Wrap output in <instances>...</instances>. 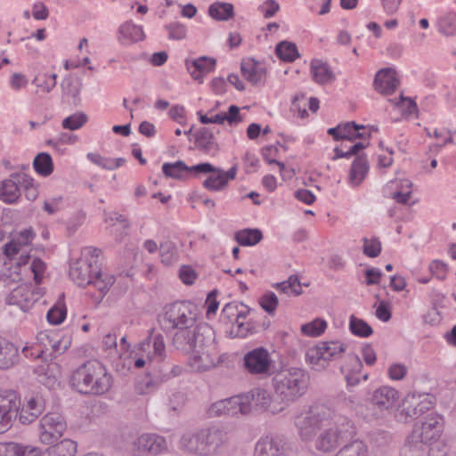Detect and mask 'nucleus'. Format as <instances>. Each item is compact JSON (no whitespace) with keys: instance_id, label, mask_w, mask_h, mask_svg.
Wrapping results in <instances>:
<instances>
[{"instance_id":"c9c22d12","label":"nucleus","mask_w":456,"mask_h":456,"mask_svg":"<svg viewBox=\"0 0 456 456\" xmlns=\"http://www.w3.org/2000/svg\"><path fill=\"white\" fill-rule=\"evenodd\" d=\"M59 366L56 363L47 364L37 370V380L40 384L49 389H53L60 385L59 382Z\"/></svg>"},{"instance_id":"680f3d73","label":"nucleus","mask_w":456,"mask_h":456,"mask_svg":"<svg viewBox=\"0 0 456 456\" xmlns=\"http://www.w3.org/2000/svg\"><path fill=\"white\" fill-rule=\"evenodd\" d=\"M217 167L208 162H201L194 166H188L187 174L189 179L191 177L200 178L201 175L211 174L216 172Z\"/></svg>"},{"instance_id":"2eb2a0df","label":"nucleus","mask_w":456,"mask_h":456,"mask_svg":"<svg viewBox=\"0 0 456 456\" xmlns=\"http://www.w3.org/2000/svg\"><path fill=\"white\" fill-rule=\"evenodd\" d=\"M20 407V401L15 393H10L5 396L0 395V434L11 428L18 416Z\"/></svg>"},{"instance_id":"13d9d810","label":"nucleus","mask_w":456,"mask_h":456,"mask_svg":"<svg viewBox=\"0 0 456 456\" xmlns=\"http://www.w3.org/2000/svg\"><path fill=\"white\" fill-rule=\"evenodd\" d=\"M211 174L216 175H211L208 176L202 183L203 187L212 191H219L224 190L227 185L226 181L224 178H223L221 173L212 172Z\"/></svg>"},{"instance_id":"c03bdc74","label":"nucleus","mask_w":456,"mask_h":456,"mask_svg":"<svg viewBox=\"0 0 456 456\" xmlns=\"http://www.w3.org/2000/svg\"><path fill=\"white\" fill-rule=\"evenodd\" d=\"M21 280L20 270L12 261H4L0 266V281L6 284L15 283Z\"/></svg>"},{"instance_id":"4be33fe9","label":"nucleus","mask_w":456,"mask_h":456,"mask_svg":"<svg viewBox=\"0 0 456 456\" xmlns=\"http://www.w3.org/2000/svg\"><path fill=\"white\" fill-rule=\"evenodd\" d=\"M45 401L40 395H31L22 406L19 419L22 424L28 425L36 420L44 411Z\"/></svg>"},{"instance_id":"ddd939ff","label":"nucleus","mask_w":456,"mask_h":456,"mask_svg":"<svg viewBox=\"0 0 456 456\" xmlns=\"http://www.w3.org/2000/svg\"><path fill=\"white\" fill-rule=\"evenodd\" d=\"M248 414V406L243 403V397L240 395L232 396L217 401L210 405L208 414L211 418L222 416H235L237 414Z\"/></svg>"},{"instance_id":"f3484780","label":"nucleus","mask_w":456,"mask_h":456,"mask_svg":"<svg viewBox=\"0 0 456 456\" xmlns=\"http://www.w3.org/2000/svg\"><path fill=\"white\" fill-rule=\"evenodd\" d=\"M28 175L25 173H13L10 178L2 183L0 199L8 204L16 202L20 195L21 184L28 183Z\"/></svg>"},{"instance_id":"69168bd1","label":"nucleus","mask_w":456,"mask_h":456,"mask_svg":"<svg viewBox=\"0 0 456 456\" xmlns=\"http://www.w3.org/2000/svg\"><path fill=\"white\" fill-rule=\"evenodd\" d=\"M279 152V150L274 145H268L262 148V156L268 164H275L279 166L281 172L285 169V164L278 161L273 157H275Z\"/></svg>"},{"instance_id":"39448f33","label":"nucleus","mask_w":456,"mask_h":456,"mask_svg":"<svg viewBox=\"0 0 456 456\" xmlns=\"http://www.w3.org/2000/svg\"><path fill=\"white\" fill-rule=\"evenodd\" d=\"M200 310L188 300L175 301L164 306L159 322L166 330H178L198 323Z\"/></svg>"},{"instance_id":"4468645a","label":"nucleus","mask_w":456,"mask_h":456,"mask_svg":"<svg viewBox=\"0 0 456 456\" xmlns=\"http://www.w3.org/2000/svg\"><path fill=\"white\" fill-rule=\"evenodd\" d=\"M434 407V401L428 395H407L402 403V413L407 418L418 419Z\"/></svg>"},{"instance_id":"7c9ffc66","label":"nucleus","mask_w":456,"mask_h":456,"mask_svg":"<svg viewBox=\"0 0 456 456\" xmlns=\"http://www.w3.org/2000/svg\"><path fill=\"white\" fill-rule=\"evenodd\" d=\"M310 68L314 81L319 85L330 84L336 79L330 65L322 60L314 59Z\"/></svg>"},{"instance_id":"6e6d98bb","label":"nucleus","mask_w":456,"mask_h":456,"mask_svg":"<svg viewBox=\"0 0 456 456\" xmlns=\"http://www.w3.org/2000/svg\"><path fill=\"white\" fill-rule=\"evenodd\" d=\"M259 305L269 315H274L279 305L278 297L274 292L267 291L259 298Z\"/></svg>"},{"instance_id":"9d476101","label":"nucleus","mask_w":456,"mask_h":456,"mask_svg":"<svg viewBox=\"0 0 456 456\" xmlns=\"http://www.w3.org/2000/svg\"><path fill=\"white\" fill-rule=\"evenodd\" d=\"M43 288L23 283L13 289L6 297V304L28 311L44 295Z\"/></svg>"},{"instance_id":"cd10ccee","label":"nucleus","mask_w":456,"mask_h":456,"mask_svg":"<svg viewBox=\"0 0 456 456\" xmlns=\"http://www.w3.org/2000/svg\"><path fill=\"white\" fill-rule=\"evenodd\" d=\"M20 362L19 348L12 342L0 338V370H7Z\"/></svg>"},{"instance_id":"423d86ee","label":"nucleus","mask_w":456,"mask_h":456,"mask_svg":"<svg viewBox=\"0 0 456 456\" xmlns=\"http://www.w3.org/2000/svg\"><path fill=\"white\" fill-rule=\"evenodd\" d=\"M355 434L353 421L346 416H336L332 426L325 428L315 442L317 450L328 452L335 449L340 443L346 442Z\"/></svg>"},{"instance_id":"5701e85b","label":"nucleus","mask_w":456,"mask_h":456,"mask_svg":"<svg viewBox=\"0 0 456 456\" xmlns=\"http://www.w3.org/2000/svg\"><path fill=\"white\" fill-rule=\"evenodd\" d=\"M186 68L194 80L203 83V77L213 71L216 65V60L208 56H200L194 60H186Z\"/></svg>"},{"instance_id":"338daca9","label":"nucleus","mask_w":456,"mask_h":456,"mask_svg":"<svg viewBox=\"0 0 456 456\" xmlns=\"http://www.w3.org/2000/svg\"><path fill=\"white\" fill-rule=\"evenodd\" d=\"M236 327H233L231 330V334L234 337L245 338L248 334L256 332V328L252 325L251 322H243L239 321L235 322Z\"/></svg>"},{"instance_id":"37998d69","label":"nucleus","mask_w":456,"mask_h":456,"mask_svg":"<svg viewBox=\"0 0 456 456\" xmlns=\"http://www.w3.org/2000/svg\"><path fill=\"white\" fill-rule=\"evenodd\" d=\"M273 287L280 292L289 296H299L302 294V284L297 275H290L287 281L277 282Z\"/></svg>"},{"instance_id":"f257e3e1","label":"nucleus","mask_w":456,"mask_h":456,"mask_svg":"<svg viewBox=\"0 0 456 456\" xmlns=\"http://www.w3.org/2000/svg\"><path fill=\"white\" fill-rule=\"evenodd\" d=\"M69 383L80 394L101 395L110 389L112 376L103 364L91 360L73 370Z\"/></svg>"},{"instance_id":"bf43d9fd","label":"nucleus","mask_w":456,"mask_h":456,"mask_svg":"<svg viewBox=\"0 0 456 456\" xmlns=\"http://www.w3.org/2000/svg\"><path fill=\"white\" fill-rule=\"evenodd\" d=\"M61 88L64 94L73 98L75 104L80 102L79 94L81 91V83H75L70 77H65L61 82Z\"/></svg>"},{"instance_id":"e2e57ef3","label":"nucleus","mask_w":456,"mask_h":456,"mask_svg":"<svg viewBox=\"0 0 456 456\" xmlns=\"http://www.w3.org/2000/svg\"><path fill=\"white\" fill-rule=\"evenodd\" d=\"M362 252L369 257H377L381 252V242L377 238H363Z\"/></svg>"},{"instance_id":"2f4dec72","label":"nucleus","mask_w":456,"mask_h":456,"mask_svg":"<svg viewBox=\"0 0 456 456\" xmlns=\"http://www.w3.org/2000/svg\"><path fill=\"white\" fill-rule=\"evenodd\" d=\"M118 41L122 45H131L144 39L145 35L141 26L132 21H126L118 28Z\"/></svg>"},{"instance_id":"412c9836","label":"nucleus","mask_w":456,"mask_h":456,"mask_svg":"<svg viewBox=\"0 0 456 456\" xmlns=\"http://www.w3.org/2000/svg\"><path fill=\"white\" fill-rule=\"evenodd\" d=\"M285 441L281 436H265L256 444L255 456H285Z\"/></svg>"},{"instance_id":"b1692460","label":"nucleus","mask_w":456,"mask_h":456,"mask_svg":"<svg viewBox=\"0 0 456 456\" xmlns=\"http://www.w3.org/2000/svg\"><path fill=\"white\" fill-rule=\"evenodd\" d=\"M399 83L395 70L391 68L381 69L374 78L375 89L387 95L394 94Z\"/></svg>"},{"instance_id":"5fc2aeb1","label":"nucleus","mask_w":456,"mask_h":456,"mask_svg":"<svg viewBox=\"0 0 456 456\" xmlns=\"http://www.w3.org/2000/svg\"><path fill=\"white\" fill-rule=\"evenodd\" d=\"M165 353V343L162 335L158 334L153 338V354L154 356H150L149 367L151 369L157 366L159 362L163 360V354Z\"/></svg>"},{"instance_id":"f8f14e48","label":"nucleus","mask_w":456,"mask_h":456,"mask_svg":"<svg viewBox=\"0 0 456 456\" xmlns=\"http://www.w3.org/2000/svg\"><path fill=\"white\" fill-rule=\"evenodd\" d=\"M243 403L248 406V413L252 410L266 411L273 414L279 413L284 410V406L276 404L271 396V394L264 388H255L250 392L241 395Z\"/></svg>"},{"instance_id":"393cba45","label":"nucleus","mask_w":456,"mask_h":456,"mask_svg":"<svg viewBox=\"0 0 456 456\" xmlns=\"http://www.w3.org/2000/svg\"><path fill=\"white\" fill-rule=\"evenodd\" d=\"M240 71L243 77L252 85L260 84L266 76V68L254 58L243 59Z\"/></svg>"},{"instance_id":"49530a36","label":"nucleus","mask_w":456,"mask_h":456,"mask_svg":"<svg viewBox=\"0 0 456 456\" xmlns=\"http://www.w3.org/2000/svg\"><path fill=\"white\" fill-rule=\"evenodd\" d=\"M349 330L352 334L360 338H368L373 333V329L362 319L351 315Z\"/></svg>"},{"instance_id":"c756f323","label":"nucleus","mask_w":456,"mask_h":456,"mask_svg":"<svg viewBox=\"0 0 456 456\" xmlns=\"http://www.w3.org/2000/svg\"><path fill=\"white\" fill-rule=\"evenodd\" d=\"M397 398L398 392L396 389L390 387H381L374 391L371 402L380 411H383L392 407Z\"/></svg>"},{"instance_id":"6e6552de","label":"nucleus","mask_w":456,"mask_h":456,"mask_svg":"<svg viewBox=\"0 0 456 456\" xmlns=\"http://www.w3.org/2000/svg\"><path fill=\"white\" fill-rule=\"evenodd\" d=\"M444 428V417L432 411L423 416L414 424L411 435L425 442L427 444L433 446V443L440 438Z\"/></svg>"},{"instance_id":"a211bd4d","label":"nucleus","mask_w":456,"mask_h":456,"mask_svg":"<svg viewBox=\"0 0 456 456\" xmlns=\"http://www.w3.org/2000/svg\"><path fill=\"white\" fill-rule=\"evenodd\" d=\"M182 370V367L178 365L171 366L168 363H162L160 366H153L148 372L144 385L147 389L156 387L167 381L170 378L179 376Z\"/></svg>"},{"instance_id":"dca6fc26","label":"nucleus","mask_w":456,"mask_h":456,"mask_svg":"<svg viewBox=\"0 0 456 456\" xmlns=\"http://www.w3.org/2000/svg\"><path fill=\"white\" fill-rule=\"evenodd\" d=\"M99 267L96 260L93 262L88 258H80L70 266L69 277L79 287H86L90 285Z\"/></svg>"},{"instance_id":"603ef678","label":"nucleus","mask_w":456,"mask_h":456,"mask_svg":"<svg viewBox=\"0 0 456 456\" xmlns=\"http://www.w3.org/2000/svg\"><path fill=\"white\" fill-rule=\"evenodd\" d=\"M159 253L161 262L166 265H170L176 259L177 249L174 242L166 240L160 244Z\"/></svg>"},{"instance_id":"a19ab883","label":"nucleus","mask_w":456,"mask_h":456,"mask_svg":"<svg viewBox=\"0 0 456 456\" xmlns=\"http://www.w3.org/2000/svg\"><path fill=\"white\" fill-rule=\"evenodd\" d=\"M366 126L358 125L354 121H348L343 123V136L344 140L354 142L356 139L369 140L371 136L370 132L365 133L361 130H365Z\"/></svg>"},{"instance_id":"052dcab7","label":"nucleus","mask_w":456,"mask_h":456,"mask_svg":"<svg viewBox=\"0 0 456 456\" xmlns=\"http://www.w3.org/2000/svg\"><path fill=\"white\" fill-rule=\"evenodd\" d=\"M51 448L56 456H75L77 452V444L70 439H63Z\"/></svg>"},{"instance_id":"bb28decb","label":"nucleus","mask_w":456,"mask_h":456,"mask_svg":"<svg viewBox=\"0 0 456 456\" xmlns=\"http://www.w3.org/2000/svg\"><path fill=\"white\" fill-rule=\"evenodd\" d=\"M434 447L427 444L425 442L419 440L417 437H413L412 435L407 436L403 446L401 449V456H427L428 453L430 456H440L435 455L433 452Z\"/></svg>"},{"instance_id":"1a4fd4ad","label":"nucleus","mask_w":456,"mask_h":456,"mask_svg":"<svg viewBox=\"0 0 456 456\" xmlns=\"http://www.w3.org/2000/svg\"><path fill=\"white\" fill-rule=\"evenodd\" d=\"M242 367L250 375L269 376L273 372L274 362L268 349L258 346L244 354Z\"/></svg>"},{"instance_id":"79ce46f5","label":"nucleus","mask_w":456,"mask_h":456,"mask_svg":"<svg viewBox=\"0 0 456 456\" xmlns=\"http://www.w3.org/2000/svg\"><path fill=\"white\" fill-rule=\"evenodd\" d=\"M33 167L35 171L42 175H50L54 169L53 161L51 155L47 152L38 153L33 160Z\"/></svg>"},{"instance_id":"aec40b11","label":"nucleus","mask_w":456,"mask_h":456,"mask_svg":"<svg viewBox=\"0 0 456 456\" xmlns=\"http://www.w3.org/2000/svg\"><path fill=\"white\" fill-rule=\"evenodd\" d=\"M139 455H157L167 449V441L164 437L155 434H143L134 442Z\"/></svg>"},{"instance_id":"864d4df0","label":"nucleus","mask_w":456,"mask_h":456,"mask_svg":"<svg viewBox=\"0 0 456 456\" xmlns=\"http://www.w3.org/2000/svg\"><path fill=\"white\" fill-rule=\"evenodd\" d=\"M327 328V322L322 319H315L301 326V332L309 337H317L322 334Z\"/></svg>"},{"instance_id":"58836bf2","label":"nucleus","mask_w":456,"mask_h":456,"mask_svg":"<svg viewBox=\"0 0 456 456\" xmlns=\"http://www.w3.org/2000/svg\"><path fill=\"white\" fill-rule=\"evenodd\" d=\"M275 54L282 61L293 62L300 57L297 45L287 40L281 41L275 46Z\"/></svg>"},{"instance_id":"f03ea898","label":"nucleus","mask_w":456,"mask_h":456,"mask_svg":"<svg viewBox=\"0 0 456 456\" xmlns=\"http://www.w3.org/2000/svg\"><path fill=\"white\" fill-rule=\"evenodd\" d=\"M228 442V434L223 427L211 426L196 433L185 434L181 438L182 449L196 456L219 454Z\"/></svg>"},{"instance_id":"f704fd0d","label":"nucleus","mask_w":456,"mask_h":456,"mask_svg":"<svg viewBox=\"0 0 456 456\" xmlns=\"http://www.w3.org/2000/svg\"><path fill=\"white\" fill-rule=\"evenodd\" d=\"M314 422L313 416L310 415L309 410L295 418V426L298 429L302 439H310L315 434L316 430L320 429Z\"/></svg>"},{"instance_id":"0eeeda50","label":"nucleus","mask_w":456,"mask_h":456,"mask_svg":"<svg viewBox=\"0 0 456 456\" xmlns=\"http://www.w3.org/2000/svg\"><path fill=\"white\" fill-rule=\"evenodd\" d=\"M346 346L338 340L320 341L314 346L308 348L305 360L317 370L325 369L330 361L342 356Z\"/></svg>"},{"instance_id":"4c0bfd02","label":"nucleus","mask_w":456,"mask_h":456,"mask_svg":"<svg viewBox=\"0 0 456 456\" xmlns=\"http://www.w3.org/2000/svg\"><path fill=\"white\" fill-rule=\"evenodd\" d=\"M234 239L240 246L251 247L263 240V232L257 228H246L238 231Z\"/></svg>"},{"instance_id":"a18cd8bd","label":"nucleus","mask_w":456,"mask_h":456,"mask_svg":"<svg viewBox=\"0 0 456 456\" xmlns=\"http://www.w3.org/2000/svg\"><path fill=\"white\" fill-rule=\"evenodd\" d=\"M115 277L113 275L103 274L99 267L94 273L90 285L94 286L102 294V297L110 290L114 284Z\"/></svg>"},{"instance_id":"20e7f679","label":"nucleus","mask_w":456,"mask_h":456,"mask_svg":"<svg viewBox=\"0 0 456 456\" xmlns=\"http://www.w3.org/2000/svg\"><path fill=\"white\" fill-rule=\"evenodd\" d=\"M214 330L206 322H198L190 328L176 330L172 342L177 350L186 354H200L214 342Z\"/></svg>"},{"instance_id":"6ab92c4d","label":"nucleus","mask_w":456,"mask_h":456,"mask_svg":"<svg viewBox=\"0 0 456 456\" xmlns=\"http://www.w3.org/2000/svg\"><path fill=\"white\" fill-rule=\"evenodd\" d=\"M362 368L363 364L357 354L347 355L346 363L340 367L347 387H354L360 383L361 379L367 380L369 379L368 374L362 375Z\"/></svg>"},{"instance_id":"de8ad7c7","label":"nucleus","mask_w":456,"mask_h":456,"mask_svg":"<svg viewBox=\"0 0 456 456\" xmlns=\"http://www.w3.org/2000/svg\"><path fill=\"white\" fill-rule=\"evenodd\" d=\"M436 26L438 31L444 36H453L456 33V13L448 12L440 17L437 20Z\"/></svg>"},{"instance_id":"8fccbe9b","label":"nucleus","mask_w":456,"mask_h":456,"mask_svg":"<svg viewBox=\"0 0 456 456\" xmlns=\"http://www.w3.org/2000/svg\"><path fill=\"white\" fill-rule=\"evenodd\" d=\"M87 121V115L83 111H77L65 118L61 122V126L64 129L74 131L81 128Z\"/></svg>"},{"instance_id":"9b49d317","label":"nucleus","mask_w":456,"mask_h":456,"mask_svg":"<svg viewBox=\"0 0 456 456\" xmlns=\"http://www.w3.org/2000/svg\"><path fill=\"white\" fill-rule=\"evenodd\" d=\"M67 428V423L62 415L56 412L45 414L39 423V438L43 444L56 443Z\"/></svg>"},{"instance_id":"72a5a7b5","label":"nucleus","mask_w":456,"mask_h":456,"mask_svg":"<svg viewBox=\"0 0 456 456\" xmlns=\"http://www.w3.org/2000/svg\"><path fill=\"white\" fill-rule=\"evenodd\" d=\"M310 415L313 416L314 423L320 429L332 426L334 418L338 416L334 411L325 404H315L311 406Z\"/></svg>"},{"instance_id":"e433bc0d","label":"nucleus","mask_w":456,"mask_h":456,"mask_svg":"<svg viewBox=\"0 0 456 456\" xmlns=\"http://www.w3.org/2000/svg\"><path fill=\"white\" fill-rule=\"evenodd\" d=\"M162 173L167 178H172L178 181H187L189 175L187 174L188 166L183 160H177L174 163L166 162L161 167Z\"/></svg>"},{"instance_id":"ea45409f","label":"nucleus","mask_w":456,"mask_h":456,"mask_svg":"<svg viewBox=\"0 0 456 456\" xmlns=\"http://www.w3.org/2000/svg\"><path fill=\"white\" fill-rule=\"evenodd\" d=\"M208 14L216 20H228L234 16V7L230 3L216 2L209 5Z\"/></svg>"},{"instance_id":"4d7b16f0","label":"nucleus","mask_w":456,"mask_h":456,"mask_svg":"<svg viewBox=\"0 0 456 456\" xmlns=\"http://www.w3.org/2000/svg\"><path fill=\"white\" fill-rule=\"evenodd\" d=\"M164 29L168 32V39L171 40H183L187 36L186 25L179 22L173 21L164 26Z\"/></svg>"},{"instance_id":"a878e982","label":"nucleus","mask_w":456,"mask_h":456,"mask_svg":"<svg viewBox=\"0 0 456 456\" xmlns=\"http://www.w3.org/2000/svg\"><path fill=\"white\" fill-rule=\"evenodd\" d=\"M195 146L200 151L214 155L219 151V145L215 140V134L208 127H200L194 134Z\"/></svg>"},{"instance_id":"7ed1b4c3","label":"nucleus","mask_w":456,"mask_h":456,"mask_svg":"<svg viewBox=\"0 0 456 456\" xmlns=\"http://www.w3.org/2000/svg\"><path fill=\"white\" fill-rule=\"evenodd\" d=\"M272 383L277 399L285 408L305 395L309 384V375L301 368H284L274 374Z\"/></svg>"},{"instance_id":"09e8293b","label":"nucleus","mask_w":456,"mask_h":456,"mask_svg":"<svg viewBox=\"0 0 456 456\" xmlns=\"http://www.w3.org/2000/svg\"><path fill=\"white\" fill-rule=\"evenodd\" d=\"M367 446L360 441L354 440L341 448L335 456H367Z\"/></svg>"},{"instance_id":"774afa93","label":"nucleus","mask_w":456,"mask_h":456,"mask_svg":"<svg viewBox=\"0 0 456 456\" xmlns=\"http://www.w3.org/2000/svg\"><path fill=\"white\" fill-rule=\"evenodd\" d=\"M21 452V444L0 443V456H20Z\"/></svg>"},{"instance_id":"3c124183","label":"nucleus","mask_w":456,"mask_h":456,"mask_svg":"<svg viewBox=\"0 0 456 456\" xmlns=\"http://www.w3.org/2000/svg\"><path fill=\"white\" fill-rule=\"evenodd\" d=\"M67 309L64 303L58 301L47 312L46 319L53 325L61 324L66 318Z\"/></svg>"},{"instance_id":"473e14b6","label":"nucleus","mask_w":456,"mask_h":456,"mask_svg":"<svg viewBox=\"0 0 456 456\" xmlns=\"http://www.w3.org/2000/svg\"><path fill=\"white\" fill-rule=\"evenodd\" d=\"M370 169L367 155L362 153L356 157L350 167L349 180L353 185H359L366 177Z\"/></svg>"},{"instance_id":"0e129e2a","label":"nucleus","mask_w":456,"mask_h":456,"mask_svg":"<svg viewBox=\"0 0 456 456\" xmlns=\"http://www.w3.org/2000/svg\"><path fill=\"white\" fill-rule=\"evenodd\" d=\"M56 78H57L56 74H51V75L44 74L42 76H37L34 78L33 83L37 87H41L44 90H45L46 92H50L56 86V83H57Z\"/></svg>"},{"instance_id":"c85d7f7f","label":"nucleus","mask_w":456,"mask_h":456,"mask_svg":"<svg viewBox=\"0 0 456 456\" xmlns=\"http://www.w3.org/2000/svg\"><path fill=\"white\" fill-rule=\"evenodd\" d=\"M250 312L251 309L248 305L241 302L232 301L224 305L221 313V319L234 325L240 319H245Z\"/></svg>"}]
</instances>
